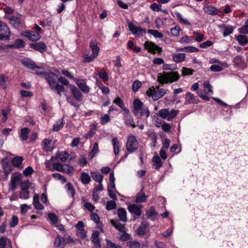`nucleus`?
Wrapping results in <instances>:
<instances>
[{"label": "nucleus", "mask_w": 248, "mask_h": 248, "mask_svg": "<svg viewBox=\"0 0 248 248\" xmlns=\"http://www.w3.org/2000/svg\"><path fill=\"white\" fill-rule=\"evenodd\" d=\"M147 197L144 192H140L137 194L135 202H144L146 201Z\"/></svg>", "instance_id": "obj_37"}, {"label": "nucleus", "mask_w": 248, "mask_h": 248, "mask_svg": "<svg viewBox=\"0 0 248 248\" xmlns=\"http://www.w3.org/2000/svg\"><path fill=\"white\" fill-rule=\"evenodd\" d=\"M194 72L193 69L184 67L182 69V75L183 76L191 75H193Z\"/></svg>", "instance_id": "obj_57"}, {"label": "nucleus", "mask_w": 248, "mask_h": 248, "mask_svg": "<svg viewBox=\"0 0 248 248\" xmlns=\"http://www.w3.org/2000/svg\"><path fill=\"white\" fill-rule=\"evenodd\" d=\"M175 14L178 19V20L182 24L187 25H190V23L188 21V20L186 19L183 18L182 15L179 13L178 12H175Z\"/></svg>", "instance_id": "obj_40"}, {"label": "nucleus", "mask_w": 248, "mask_h": 248, "mask_svg": "<svg viewBox=\"0 0 248 248\" xmlns=\"http://www.w3.org/2000/svg\"><path fill=\"white\" fill-rule=\"evenodd\" d=\"M98 76L99 78L105 81L108 80V75L107 72L104 71H99L98 72Z\"/></svg>", "instance_id": "obj_62"}, {"label": "nucleus", "mask_w": 248, "mask_h": 248, "mask_svg": "<svg viewBox=\"0 0 248 248\" xmlns=\"http://www.w3.org/2000/svg\"><path fill=\"white\" fill-rule=\"evenodd\" d=\"M180 75L177 71L163 72L157 75V81L160 84L172 83L177 81Z\"/></svg>", "instance_id": "obj_1"}, {"label": "nucleus", "mask_w": 248, "mask_h": 248, "mask_svg": "<svg viewBox=\"0 0 248 248\" xmlns=\"http://www.w3.org/2000/svg\"><path fill=\"white\" fill-rule=\"evenodd\" d=\"M142 206L136 204H132L128 207V210L130 213L134 214L137 216H140L141 214Z\"/></svg>", "instance_id": "obj_17"}, {"label": "nucleus", "mask_w": 248, "mask_h": 248, "mask_svg": "<svg viewBox=\"0 0 248 248\" xmlns=\"http://www.w3.org/2000/svg\"><path fill=\"white\" fill-rule=\"evenodd\" d=\"M74 168L72 166L65 164L63 165L62 172L66 173L67 174H72L74 172Z\"/></svg>", "instance_id": "obj_48"}, {"label": "nucleus", "mask_w": 248, "mask_h": 248, "mask_svg": "<svg viewBox=\"0 0 248 248\" xmlns=\"http://www.w3.org/2000/svg\"><path fill=\"white\" fill-rule=\"evenodd\" d=\"M186 104H191L196 103L195 97L192 93L187 92L186 94Z\"/></svg>", "instance_id": "obj_41"}, {"label": "nucleus", "mask_w": 248, "mask_h": 248, "mask_svg": "<svg viewBox=\"0 0 248 248\" xmlns=\"http://www.w3.org/2000/svg\"><path fill=\"white\" fill-rule=\"evenodd\" d=\"M10 35L9 29L6 24L0 21V40H9Z\"/></svg>", "instance_id": "obj_7"}, {"label": "nucleus", "mask_w": 248, "mask_h": 248, "mask_svg": "<svg viewBox=\"0 0 248 248\" xmlns=\"http://www.w3.org/2000/svg\"><path fill=\"white\" fill-rule=\"evenodd\" d=\"M21 62L28 68L33 70H35L36 68H40L39 66H38L34 62L29 59L21 60Z\"/></svg>", "instance_id": "obj_19"}, {"label": "nucleus", "mask_w": 248, "mask_h": 248, "mask_svg": "<svg viewBox=\"0 0 248 248\" xmlns=\"http://www.w3.org/2000/svg\"><path fill=\"white\" fill-rule=\"evenodd\" d=\"M126 246L128 248H140L141 245L137 241L131 240L127 243Z\"/></svg>", "instance_id": "obj_43"}, {"label": "nucleus", "mask_w": 248, "mask_h": 248, "mask_svg": "<svg viewBox=\"0 0 248 248\" xmlns=\"http://www.w3.org/2000/svg\"><path fill=\"white\" fill-rule=\"evenodd\" d=\"M106 248H122V247L119 245L115 244L110 241L109 240L106 239Z\"/></svg>", "instance_id": "obj_54"}, {"label": "nucleus", "mask_w": 248, "mask_h": 248, "mask_svg": "<svg viewBox=\"0 0 248 248\" xmlns=\"http://www.w3.org/2000/svg\"><path fill=\"white\" fill-rule=\"evenodd\" d=\"M96 127L95 125L93 126V127L87 133L84 135V137L86 139H88L91 138L96 132Z\"/></svg>", "instance_id": "obj_59"}, {"label": "nucleus", "mask_w": 248, "mask_h": 248, "mask_svg": "<svg viewBox=\"0 0 248 248\" xmlns=\"http://www.w3.org/2000/svg\"><path fill=\"white\" fill-rule=\"evenodd\" d=\"M203 91L206 94L211 95L213 93L212 87L208 81H204L203 83Z\"/></svg>", "instance_id": "obj_29"}, {"label": "nucleus", "mask_w": 248, "mask_h": 248, "mask_svg": "<svg viewBox=\"0 0 248 248\" xmlns=\"http://www.w3.org/2000/svg\"><path fill=\"white\" fill-rule=\"evenodd\" d=\"M113 102L120 107L124 111V109H127L124 107L123 101L119 97H116L114 100Z\"/></svg>", "instance_id": "obj_49"}, {"label": "nucleus", "mask_w": 248, "mask_h": 248, "mask_svg": "<svg viewBox=\"0 0 248 248\" xmlns=\"http://www.w3.org/2000/svg\"><path fill=\"white\" fill-rule=\"evenodd\" d=\"M30 132L31 130L27 127L21 129L20 132V137L21 140H26L28 138V135Z\"/></svg>", "instance_id": "obj_35"}, {"label": "nucleus", "mask_w": 248, "mask_h": 248, "mask_svg": "<svg viewBox=\"0 0 248 248\" xmlns=\"http://www.w3.org/2000/svg\"><path fill=\"white\" fill-rule=\"evenodd\" d=\"M153 165L155 169L158 170L162 167L163 162L158 155H155L153 157Z\"/></svg>", "instance_id": "obj_27"}, {"label": "nucleus", "mask_w": 248, "mask_h": 248, "mask_svg": "<svg viewBox=\"0 0 248 248\" xmlns=\"http://www.w3.org/2000/svg\"><path fill=\"white\" fill-rule=\"evenodd\" d=\"M90 47L92 51V54L97 57L98 55L100 49L97 46L96 42L93 40L91 41L90 43Z\"/></svg>", "instance_id": "obj_24"}, {"label": "nucleus", "mask_w": 248, "mask_h": 248, "mask_svg": "<svg viewBox=\"0 0 248 248\" xmlns=\"http://www.w3.org/2000/svg\"><path fill=\"white\" fill-rule=\"evenodd\" d=\"M128 27L132 33L137 37H140L146 33V30L141 27H138L132 23H129Z\"/></svg>", "instance_id": "obj_11"}, {"label": "nucleus", "mask_w": 248, "mask_h": 248, "mask_svg": "<svg viewBox=\"0 0 248 248\" xmlns=\"http://www.w3.org/2000/svg\"><path fill=\"white\" fill-rule=\"evenodd\" d=\"M116 203L114 201H109L107 202L106 209L107 210H111L116 208Z\"/></svg>", "instance_id": "obj_58"}, {"label": "nucleus", "mask_w": 248, "mask_h": 248, "mask_svg": "<svg viewBox=\"0 0 248 248\" xmlns=\"http://www.w3.org/2000/svg\"><path fill=\"white\" fill-rule=\"evenodd\" d=\"M219 28L221 29L224 37L232 33L234 30V28L232 25L222 24L219 26Z\"/></svg>", "instance_id": "obj_21"}, {"label": "nucleus", "mask_w": 248, "mask_h": 248, "mask_svg": "<svg viewBox=\"0 0 248 248\" xmlns=\"http://www.w3.org/2000/svg\"><path fill=\"white\" fill-rule=\"evenodd\" d=\"M65 186L68 191V194L71 195V197H74L75 193V191L73 185L71 183H69L66 185Z\"/></svg>", "instance_id": "obj_56"}, {"label": "nucleus", "mask_w": 248, "mask_h": 248, "mask_svg": "<svg viewBox=\"0 0 248 248\" xmlns=\"http://www.w3.org/2000/svg\"><path fill=\"white\" fill-rule=\"evenodd\" d=\"M148 32L152 34L155 38H161L163 36L162 33L157 30L150 29L148 30Z\"/></svg>", "instance_id": "obj_50"}, {"label": "nucleus", "mask_w": 248, "mask_h": 248, "mask_svg": "<svg viewBox=\"0 0 248 248\" xmlns=\"http://www.w3.org/2000/svg\"><path fill=\"white\" fill-rule=\"evenodd\" d=\"M126 146L128 151L130 153H133L138 148L139 143L135 136L130 135L128 137Z\"/></svg>", "instance_id": "obj_5"}, {"label": "nucleus", "mask_w": 248, "mask_h": 248, "mask_svg": "<svg viewBox=\"0 0 248 248\" xmlns=\"http://www.w3.org/2000/svg\"><path fill=\"white\" fill-rule=\"evenodd\" d=\"M21 34L22 36L33 42L37 41L41 38L40 33L35 31H26L22 32Z\"/></svg>", "instance_id": "obj_10"}, {"label": "nucleus", "mask_w": 248, "mask_h": 248, "mask_svg": "<svg viewBox=\"0 0 248 248\" xmlns=\"http://www.w3.org/2000/svg\"><path fill=\"white\" fill-rule=\"evenodd\" d=\"M235 38L241 46H244L248 43V37L244 35L235 36Z\"/></svg>", "instance_id": "obj_33"}, {"label": "nucleus", "mask_w": 248, "mask_h": 248, "mask_svg": "<svg viewBox=\"0 0 248 248\" xmlns=\"http://www.w3.org/2000/svg\"><path fill=\"white\" fill-rule=\"evenodd\" d=\"M240 33L248 34V19L246 20L244 25L238 29Z\"/></svg>", "instance_id": "obj_55"}, {"label": "nucleus", "mask_w": 248, "mask_h": 248, "mask_svg": "<svg viewBox=\"0 0 248 248\" xmlns=\"http://www.w3.org/2000/svg\"><path fill=\"white\" fill-rule=\"evenodd\" d=\"M64 89L62 85L59 84L58 83H57L52 89L57 90V93L60 96H61V93L63 91Z\"/></svg>", "instance_id": "obj_60"}, {"label": "nucleus", "mask_w": 248, "mask_h": 248, "mask_svg": "<svg viewBox=\"0 0 248 248\" xmlns=\"http://www.w3.org/2000/svg\"><path fill=\"white\" fill-rule=\"evenodd\" d=\"M16 26H20L21 29L26 28L25 22L24 21V17L20 14L16 13Z\"/></svg>", "instance_id": "obj_31"}, {"label": "nucleus", "mask_w": 248, "mask_h": 248, "mask_svg": "<svg viewBox=\"0 0 248 248\" xmlns=\"http://www.w3.org/2000/svg\"><path fill=\"white\" fill-rule=\"evenodd\" d=\"M149 224L147 221H143L141 222L140 226L137 230L138 234L143 235L145 233V229L148 226Z\"/></svg>", "instance_id": "obj_32"}, {"label": "nucleus", "mask_w": 248, "mask_h": 248, "mask_svg": "<svg viewBox=\"0 0 248 248\" xmlns=\"http://www.w3.org/2000/svg\"><path fill=\"white\" fill-rule=\"evenodd\" d=\"M74 81L78 86V87L84 93H88L90 92V88L87 85L85 80L80 79L78 78H74Z\"/></svg>", "instance_id": "obj_13"}, {"label": "nucleus", "mask_w": 248, "mask_h": 248, "mask_svg": "<svg viewBox=\"0 0 248 248\" xmlns=\"http://www.w3.org/2000/svg\"><path fill=\"white\" fill-rule=\"evenodd\" d=\"M34 170L31 167L28 166L23 171V174L25 177H29L33 173Z\"/></svg>", "instance_id": "obj_52"}, {"label": "nucleus", "mask_w": 248, "mask_h": 248, "mask_svg": "<svg viewBox=\"0 0 248 248\" xmlns=\"http://www.w3.org/2000/svg\"><path fill=\"white\" fill-rule=\"evenodd\" d=\"M132 112L137 117L145 115L147 118L150 115L148 108L144 106L143 103L138 99L134 100Z\"/></svg>", "instance_id": "obj_2"}, {"label": "nucleus", "mask_w": 248, "mask_h": 248, "mask_svg": "<svg viewBox=\"0 0 248 248\" xmlns=\"http://www.w3.org/2000/svg\"><path fill=\"white\" fill-rule=\"evenodd\" d=\"M69 155L66 152H62L59 153H57L56 155V157L62 162L65 161L68 158Z\"/></svg>", "instance_id": "obj_42"}, {"label": "nucleus", "mask_w": 248, "mask_h": 248, "mask_svg": "<svg viewBox=\"0 0 248 248\" xmlns=\"http://www.w3.org/2000/svg\"><path fill=\"white\" fill-rule=\"evenodd\" d=\"M31 48L34 49L36 51H39L41 53H43L46 50L47 46L46 45L42 42L32 43L30 44Z\"/></svg>", "instance_id": "obj_15"}, {"label": "nucleus", "mask_w": 248, "mask_h": 248, "mask_svg": "<svg viewBox=\"0 0 248 248\" xmlns=\"http://www.w3.org/2000/svg\"><path fill=\"white\" fill-rule=\"evenodd\" d=\"M66 243L65 242V239L63 237H61L60 235L58 234L55 238L54 246L55 248H58L60 247L65 245Z\"/></svg>", "instance_id": "obj_22"}, {"label": "nucleus", "mask_w": 248, "mask_h": 248, "mask_svg": "<svg viewBox=\"0 0 248 248\" xmlns=\"http://www.w3.org/2000/svg\"><path fill=\"white\" fill-rule=\"evenodd\" d=\"M29 192L27 190H21L19 192V197L23 199H27L29 198Z\"/></svg>", "instance_id": "obj_63"}, {"label": "nucleus", "mask_w": 248, "mask_h": 248, "mask_svg": "<svg viewBox=\"0 0 248 248\" xmlns=\"http://www.w3.org/2000/svg\"><path fill=\"white\" fill-rule=\"evenodd\" d=\"M98 144L97 142H95L94 144L93 147L89 154V156L90 158H93L95 156L96 154L98 152Z\"/></svg>", "instance_id": "obj_45"}, {"label": "nucleus", "mask_w": 248, "mask_h": 248, "mask_svg": "<svg viewBox=\"0 0 248 248\" xmlns=\"http://www.w3.org/2000/svg\"><path fill=\"white\" fill-rule=\"evenodd\" d=\"M44 77L47 81L51 89H53L54 86L58 83V77L57 75L52 72H45Z\"/></svg>", "instance_id": "obj_8"}, {"label": "nucleus", "mask_w": 248, "mask_h": 248, "mask_svg": "<svg viewBox=\"0 0 248 248\" xmlns=\"http://www.w3.org/2000/svg\"><path fill=\"white\" fill-rule=\"evenodd\" d=\"M110 221L112 225L115 228L117 229L120 232H124L123 236H125V239H127L128 236L127 233H124L125 232L124 225L122 224L118 221L114 220L113 219H111Z\"/></svg>", "instance_id": "obj_16"}, {"label": "nucleus", "mask_w": 248, "mask_h": 248, "mask_svg": "<svg viewBox=\"0 0 248 248\" xmlns=\"http://www.w3.org/2000/svg\"><path fill=\"white\" fill-rule=\"evenodd\" d=\"M167 92V89L159 88V86H156L155 88L153 87V89H148L146 91V94L149 97H152L154 100L157 101L162 97Z\"/></svg>", "instance_id": "obj_3"}, {"label": "nucleus", "mask_w": 248, "mask_h": 248, "mask_svg": "<svg viewBox=\"0 0 248 248\" xmlns=\"http://www.w3.org/2000/svg\"><path fill=\"white\" fill-rule=\"evenodd\" d=\"M3 11L5 15L4 17L9 20L10 24L14 26L16 25V18L14 16H10L9 15L12 14L14 12V9L11 7L7 6L3 8Z\"/></svg>", "instance_id": "obj_12"}, {"label": "nucleus", "mask_w": 248, "mask_h": 248, "mask_svg": "<svg viewBox=\"0 0 248 248\" xmlns=\"http://www.w3.org/2000/svg\"><path fill=\"white\" fill-rule=\"evenodd\" d=\"M117 214L121 221L123 222H126L127 221V213L124 208H119L117 210Z\"/></svg>", "instance_id": "obj_26"}, {"label": "nucleus", "mask_w": 248, "mask_h": 248, "mask_svg": "<svg viewBox=\"0 0 248 248\" xmlns=\"http://www.w3.org/2000/svg\"><path fill=\"white\" fill-rule=\"evenodd\" d=\"M64 124V121L63 118L58 120L56 123L53 125V130L54 131H58L62 129Z\"/></svg>", "instance_id": "obj_36"}, {"label": "nucleus", "mask_w": 248, "mask_h": 248, "mask_svg": "<svg viewBox=\"0 0 248 248\" xmlns=\"http://www.w3.org/2000/svg\"><path fill=\"white\" fill-rule=\"evenodd\" d=\"M91 176L93 179L96 182L101 183L103 179V176L100 173L96 172H91Z\"/></svg>", "instance_id": "obj_46"}, {"label": "nucleus", "mask_w": 248, "mask_h": 248, "mask_svg": "<svg viewBox=\"0 0 248 248\" xmlns=\"http://www.w3.org/2000/svg\"><path fill=\"white\" fill-rule=\"evenodd\" d=\"M223 63L213 64L210 67V70L213 72H219L223 70Z\"/></svg>", "instance_id": "obj_51"}, {"label": "nucleus", "mask_w": 248, "mask_h": 248, "mask_svg": "<svg viewBox=\"0 0 248 248\" xmlns=\"http://www.w3.org/2000/svg\"><path fill=\"white\" fill-rule=\"evenodd\" d=\"M203 9L204 12L208 15H215L217 14V9L211 5L203 6Z\"/></svg>", "instance_id": "obj_23"}, {"label": "nucleus", "mask_w": 248, "mask_h": 248, "mask_svg": "<svg viewBox=\"0 0 248 248\" xmlns=\"http://www.w3.org/2000/svg\"><path fill=\"white\" fill-rule=\"evenodd\" d=\"M176 50L177 51H185L186 52L192 53L198 52L199 51V49L198 48L193 46H188L184 47L177 48Z\"/></svg>", "instance_id": "obj_28"}, {"label": "nucleus", "mask_w": 248, "mask_h": 248, "mask_svg": "<svg viewBox=\"0 0 248 248\" xmlns=\"http://www.w3.org/2000/svg\"><path fill=\"white\" fill-rule=\"evenodd\" d=\"M48 217L52 224H56L59 221L58 217L55 214L49 213L48 214Z\"/></svg>", "instance_id": "obj_53"}, {"label": "nucleus", "mask_w": 248, "mask_h": 248, "mask_svg": "<svg viewBox=\"0 0 248 248\" xmlns=\"http://www.w3.org/2000/svg\"><path fill=\"white\" fill-rule=\"evenodd\" d=\"M170 140L168 138H164L162 140V149L167 150L170 146Z\"/></svg>", "instance_id": "obj_64"}, {"label": "nucleus", "mask_w": 248, "mask_h": 248, "mask_svg": "<svg viewBox=\"0 0 248 248\" xmlns=\"http://www.w3.org/2000/svg\"><path fill=\"white\" fill-rule=\"evenodd\" d=\"M0 248H11L9 239L4 237L0 238Z\"/></svg>", "instance_id": "obj_30"}, {"label": "nucleus", "mask_w": 248, "mask_h": 248, "mask_svg": "<svg viewBox=\"0 0 248 248\" xmlns=\"http://www.w3.org/2000/svg\"><path fill=\"white\" fill-rule=\"evenodd\" d=\"M157 213L155 211L154 207H150L146 213L147 216L151 220L155 219V216L157 215Z\"/></svg>", "instance_id": "obj_38"}, {"label": "nucleus", "mask_w": 248, "mask_h": 248, "mask_svg": "<svg viewBox=\"0 0 248 248\" xmlns=\"http://www.w3.org/2000/svg\"><path fill=\"white\" fill-rule=\"evenodd\" d=\"M141 82L137 80L135 81L132 84V90L134 92H137L138 89L141 87Z\"/></svg>", "instance_id": "obj_61"}, {"label": "nucleus", "mask_w": 248, "mask_h": 248, "mask_svg": "<svg viewBox=\"0 0 248 248\" xmlns=\"http://www.w3.org/2000/svg\"><path fill=\"white\" fill-rule=\"evenodd\" d=\"M1 163L5 175L4 179L7 180L9 173L16 166L15 158L11 159L8 157L4 158L1 160Z\"/></svg>", "instance_id": "obj_4"}, {"label": "nucleus", "mask_w": 248, "mask_h": 248, "mask_svg": "<svg viewBox=\"0 0 248 248\" xmlns=\"http://www.w3.org/2000/svg\"><path fill=\"white\" fill-rule=\"evenodd\" d=\"M112 143L113 147L114 153L115 155H117L119 152V141L117 138H113L112 139Z\"/></svg>", "instance_id": "obj_39"}, {"label": "nucleus", "mask_w": 248, "mask_h": 248, "mask_svg": "<svg viewBox=\"0 0 248 248\" xmlns=\"http://www.w3.org/2000/svg\"><path fill=\"white\" fill-rule=\"evenodd\" d=\"M91 177L89 175L85 172H82L80 176V181L84 185L88 184L91 181Z\"/></svg>", "instance_id": "obj_34"}, {"label": "nucleus", "mask_w": 248, "mask_h": 248, "mask_svg": "<svg viewBox=\"0 0 248 248\" xmlns=\"http://www.w3.org/2000/svg\"><path fill=\"white\" fill-rule=\"evenodd\" d=\"M144 48L152 54H155L156 52L160 53L162 51V48L157 46L155 43L149 41L145 42Z\"/></svg>", "instance_id": "obj_9"}, {"label": "nucleus", "mask_w": 248, "mask_h": 248, "mask_svg": "<svg viewBox=\"0 0 248 248\" xmlns=\"http://www.w3.org/2000/svg\"><path fill=\"white\" fill-rule=\"evenodd\" d=\"M99 234V232L97 231H94L93 232L92 236H91V240L92 243L93 244V248H101V245L100 242V240L98 238V236Z\"/></svg>", "instance_id": "obj_18"}, {"label": "nucleus", "mask_w": 248, "mask_h": 248, "mask_svg": "<svg viewBox=\"0 0 248 248\" xmlns=\"http://www.w3.org/2000/svg\"><path fill=\"white\" fill-rule=\"evenodd\" d=\"M124 121L125 124L130 125L133 127H135L136 125L135 124L134 121L132 116L130 114L128 109H124Z\"/></svg>", "instance_id": "obj_14"}, {"label": "nucleus", "mask_w": 248, "mask_h": 248, "mask_svg": "<svg viewBox=\"0 0 248 248\" xmlns=\"http://www.w3.org/2000/svg\"><path fill=\"white\" fill-rule=\"evenodd\" d=\"M51 140L48 139H45L42 142L43 149L46 151H50L52 148L49 145Z\"/></svg>", "instance_id": "obj_44"}, {"label": "nucleus", "mask_w": 248, "mask_h": 248, "mask_svg": "<svg viewBox=\"0 0 248 248\" xmlns=\"http://www.w3.org/2000/svg\"><path fill=\"white\" fill-rule=\"evenodd\" d=\"M172 57L173 61L177 63L182 62L186 59V54L183 53H173Z\"/></svg>", "instance_id": "obj_25"}, {"label": "nucleus", "mask_w": 248, "mask_h": 248, "mask_svg": "<svg viewBox=\"0 0 248 248\" xmlns=\"http://www.w3.org/2000/svg\"><path fill=\"white\" fill-rule=\"evenodd\" d=\"M70 88L73 96L78 101H81L83 98V95L81 92L74 85H71Z\"/></svg>", "instance_id": "obj_20"}, {"label": "nucleus", "mask_w": 248, "mask_h": 248, "mask_svg": "<svg viewBox=\"0 0 248 248\" xmlns=\"http://www.w3.org/2000/svg\"><path fill=\"white\" fill-rule=\"evenodd\" d=\"M178 111L172 109L169 111L168 109H162L159 111V115L163 119H166L168 121H171L177 115Z\"/></svg>", "instance_id": "obj_6"}, {"label": "nucleus", "mask_w": 248, "mask_h": 248, "mask_svg": "<svg viewBox=\"0 0 248 248\" xmlns=\"http://www.w3.org/2000/svg\"><path fill=\"white\" fill-rule=\"evenodd\" d=\"M16 188V175L14 174L11 177V183L9 187V192H12V193Z\"/></svg>", "instance_id": "obj_47"}]
</instances>
